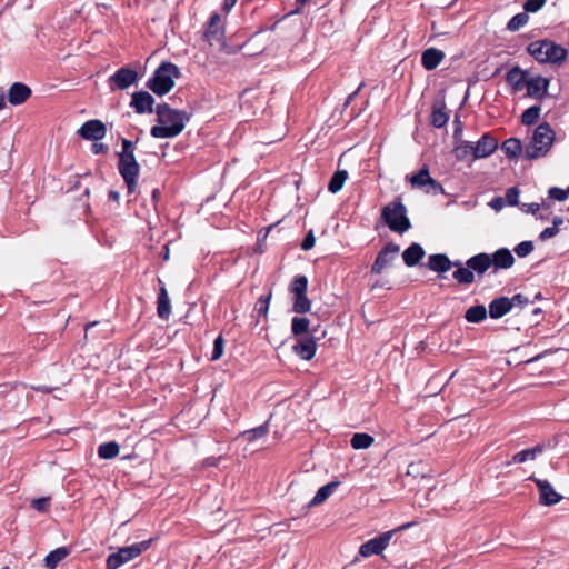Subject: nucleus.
<instances>
[{
    "mask_svg": "<svg viewBox=\"0 0 569 569\" xmlns=\"http://www.w3.org/2000/svg\"><path fill=\"white\" fill-rule=\"evenodd\" d=\"M156 113L158 124L153 126L150 130V134L156 139H168L179 136L191 118V114L186 110L173 109L166 102L157 106Z\"/></svg>",
    "mask_w": 569,
    "mask_h": 569,
    "instance_id": "obj_1",
    "label": "nucleus"
},
{
    "mask_svg": "<svg viewBox=\"0 0 569 569\" xmlns=\"http://www.w3.org/2000/svg\"><path fill=\"white\" fill-rule=\"evenodd\" d=\"M121 144L122 150L118 153V170L127 184L128 192L132 193L137 187L140 164L134 157V143L123 138Z\"/></svg>",
    "mask_w": 569,
    "mask_h": 569,
    "instance_id": "obj_2",
    "label": "nucleus"
},
{
    "mask_svg": "<svg viewBox=\"0 0 569 569\" xmlns=\"http://www.w3.org/2000/svg\"><path fill=\"white\" fill-rule=\"evenodd\" d=\"M556 139V132L548 122H541L535 129L529 143L525 147L523 157L535 160L547 156Z\"/></svg>",
    "mask_w": 569,
    "mask_h": 569,
    "instance_id": "obj_3",
    "label": "nucleus"
},
{
    "mask_svg": "<svg viewBox=\"0 0 569 569\" xmlns=\"http://www.w3.org/2000/svg\"><path fill=\"white\" fill-rule=\"evenodd\" d=\"M181 72L178 66L170 61H162L146 83L154 94L162 97L174 87V79L180 78Z\"/></svg>",
    "mask_w": 569,
    "mask_h": 569,
    "instance_id": "obj_4",
    "label": "nucleus"
},
{
    "mask_svg": "<svg viewBox=\"0 0 569 569\" xmlns=\"http://www.w3.org/2000/svg\"><path fill=\"white\" fill-rule=\"evenodd\" d=\"M381 218L393 232L402 234L411 228V222L407 216V208L400 198L395 199L382 208Z\"/></svg>",
    "mask_w": 569,
    "mask_h": 569,
    "instance_id": "obj_5",
    "label": "nucleus"
},
{
    "mask_svg": "<svg viewBox=\"0 0 569 569\" xmlns=\"http://www.w3.org/2000/svg\"><path fill=\"white\" fill-rule=\"evenodd\" d=\"M153 539L143 540L131 546L119 548L117 552L110 553L106 561L107 569H118L126 562L137 558L148 550Z\"/></svg>",
    "mask_w": 569,
    "mask_h": 569,
    "instance_id": "obj_6",
    "label": "nucleus"
},
{
    "mask_svg": "<svg viewBox=\"0 0 569 569\" xmlns=\"http://www.w3.org/2000/svg\"><path fill=\"white\" fill-rule=\"evenodd\" d=\"M411 526V523H405L399 526L397 529L386 531L378 537H375L367 542L362 543L359 549V553L362 557H370L373 555H380L388 546L390 539L397 531H401Z\"/></svg>",
    "mask_w": 569,
    "mask_h": 569,
    "instance_id": "obj_7",
    "label": "nucleus"
},
{
    "mask_svg": "<svg viewBox=\"0 0 569 569\" xmlns=\"http://www.w3.org/2000/svg\"><path fill=\"white\" fill-rule=\"evenodd\" d=\"M139 80L138 72L128 67H121L109 77L108 83L111 91L126 90Z\"/></svg>",
    "mask_w": 569,
    "mask_h": 569,
    "instance_id": "obj_8",
    "label": "nucleus"
},
{
    "mask_svg": "<svg viewBox=\"0 0 569 569\" xmlns=\"http://www.w3.org/2000/svg\"><path fill=\"white\" fill-rule=\"evenodd\" d=\"M400 247L395 242H388L377 254L375 262L371 266V273L380 274L386 268L390 267Z\"/></svg>",
    "mask_w": 569,
    "mask_h": 569,
    "instance_id": "obj_9",
    "label": "nucleus"
},
{
    "mask_svg": "<svg viewBox=\"0 0 569 569\" xmlns=\"http://www.w3.org/2000/svg\"><path fill=\"white\" fill-rule=\"evenodd\" d=\"M315 329L310 335L296 337V343L292 346V351L303 360H310L315 357L317 351V342L315 337Z\"/></svg>",
    "mask_w": 569,
    "mask_h": 569,
    "instance_id": "obj_10",
    "label": "nucleus"
},
{
    "mask_svg": "<svg viewBox=\"0 0 569 569\" xmlns=\"http://www.w3.org/2000/svg\"><path fill=\"white\" fill-rule=\"evenodd\" d=\"M529 480L533 481L539 490V502L543 506H553L561 501L562 496L558 493L548 480L531 476Z\"/></svg>",
    "mask_w": 569,
    "mask_h": 569,
    "instance_id": "obj_11",
    "label": "nucleus"
},
{
    "mask_svg": "<svg viewBox=\"0 0 569 569\" xmlns=\"http://www.w3.org/2000/svg\"><path fill=\"white\" fill-rule=\"evenodd\" d=\"M78 134L84 140L99 141L106 137L107 128L101 120L92 119L80 127Z\"/></svg>",
    "mask_w": 569,
    "mask_h": 569,
    "instance_id": "obj_12",
    "label": "nucleus"
},
{
    "mask_svg": "<svg viewBox=\"0 0 569 569\" xmlns=\"http://www.w3.org/2000/svg\"><path fill=\"white\" fill-rule=\"evenodd\" d=\"M154 98L148 91H136L131 96L130 108L138 114L154 112Z\"/></svg>",
    "mask_w": 569,
    "mask_h": 569,
    "instance_id": "obj_13",
    "label": "nucleus"
},
{
    "mask_svg": "<svg viewBox=\"0 0 569 569\" xmlns=\"http://www.w3.org/2000/svg\"><path fill=\"white\" fill-rule=\"evenodd\" d=\"M498 140L490 133H483L480 139L473 143L475 159H485L491 156L498 149Z\"/></svg>",
    "mask_w": 569,
    "mask_h": 569,
    "instance_id": "obj_14",
    "label": "nucleus"
},
{
    "mask_svg": "<svg viewBox=\"0 0 569 569\" xmlns=\"http://www.w3.org/2000/svg\"><path fill=\"white\" fill-rule=\"evenodd\" d=\"M568 58V50L550 39H546L545 64H562Z\"/></svg>",
    "mask_w": 569,
    "mask_h": 569,
    "instance_id": "obj_15",
    "label": "nucleus"
},
{
    "mask_svg": "<svg viewBox=\"0 0 569 569\" xmlns=\"http://www.w3.org/2000/svg\"><path fill=\"white\" fill-rule=\"evenodd\" d=\"M550 79L548 78L541 76L530 78L526 82L527 96L537 100H542L548 93Z\"/></svg>",
    "mask_w": 569,
    "mask_h": 569,
    "instance_id": "obj_16",
    "label": "nucleus"
},
{
    "mask_svg": "<svg viewBox=\"0 0 569 569\" xmlns=\"http://www.w3.org/2000/svg\"><path fill=\"white\" fill-rule=\"evenodd\" d=\"M31 89L22 82H14L8 90V101L12 106H20L31 97Z\"/></svg>",
    "mask_w": 569,
    "mask_h": 569,
    "instance_id": "obj_17",
    "label": "nucleus"
},
{
    "mask_svg": "<svg viewBox=\"0 0 569 569\" xmlns=\"http://www.w3.org/2000/svg\"><path fill=\"white\" fill-rule=\"evenodd\" d=\"M466 266H468L473 273L481 277L492 266L491 256L486 252L475 254L466 261Z\"/></svg>",
    "mask_w": 569,
    "mask_h": 569,
    "instance_id": "obj_18",
    "label": "nucleus"
},
{
    "mask_svg": "<svg viewBox=\"0 0 569 569\" xmlns=\"http://www.w3.org/2000/svg\"><path fill=\"white\" fill-rule=\"evenodd\" d=\"M221 18L218 13L211 14L207 29L204 31L206 40L212 46L214 42H221L223 39V28L220 26Z\"/></svg>",
    "mask_w": 569,
    "mask_h": 569,
    "instance_id": "obj_19",
    "label": "nucleus"
},
{
    "mask_svg": "<svg viewBox=\"0 0 569 569\" xmlns=\"http://www.w3.org/2000/svg\"><path fill=\"white\" fill-rule=\"evenodd\" d=\"M512 309V303L508 297L501 296L491 300L488 307V313L492 319H499Z\"/></svg>",
    "mask_w": 569,
    "mask_h": 569,
    "instance_id": "obj_20",
    "label": "nucleus"
},
{
    "mask_svg": "<svg viewBox=\"0 0 569 569\" xmlns=\"http://www.w3.org/2000/svg\"><path fill=\"white\" fill-rule=\"evenodd\" d=\"M490 256L495 271L498 269H509L515 263V258L508 248H500Z\"/></svg>",
    "mask_w": 569,
    "mask_h": 569,
    "instance_id": "obj_21",
    "label": "nucleus"
},
{
    "mask_svg": "<svg viewBox=\"0 0 569 569\" xmlns=\"http://www.w3.org/2000/svg\"><path fill=\"white\" fill-rule=\"evenodd\" d=\"M160 289L157 300V313L160 319L168 320L171 315V305L164 283L159 279Z\"/></svg>",
    "mask_w": 569,
    "mask_h": 569,
    "instance_id": "obj_22",
    "label": "nucleus"
},
{
    "mask_svg": "<svg viewBox=\"0 0 569 569\" xmlns=\"http://www.w3.org/2000/svg\"><path fill=\"white\" fill-rule=\"evenodd\" d=\"M528 71L522 70L519 66L512 67L506 73V81L512 87L513 91H520L523 89L527 82Z\"/></svg>",
    "mask_w": 569,
    "mask_h": 569,
    "instance_id": "obj_23",
    "label": "nucleus"
},
{
    "mask_svg": "<svg viewBox=\"0 0 569 569\" xmlns=\"http://www.w3.org/2000/svg\"><path fill=\"white\" fill-rule=\"evenodd\" d=\"M445 58V53L437 48H428L422 52L421 64L426 70L436 69Z\"/></svg>",
    "mask_w": 569,
    "mask_h": 569,
    "instance_id": "obj_24",
    "label": "nucleus"
},
{
    "mask_svg": "<svg viewBox=\"0 0 569 569\" xmlns=\"http://www.w3.org/2000/svg\"><path fill=\"white\" fill-rule=\"evenodd\" d=\"M452 267L451 260L445 253L430 254L427 262V268L438 273H445Z\"/></svg>",
    "mask_w": 569,
    "mask_h": 569,
    "instance_id": "obj_25",
    "label": "nucleus"
},
{
    "mask_svg": "<svg viewBox=\"0 0 569 569\" xmlns=\"http://www.w3.org/2000/svg\"><path fill=\"white\" fill-rule=\"evenodd\" d=\"M426 252L421 244L412 242L403 252L402 259L407 267L411 268L417 266L425 257Z\"/></svg>",
    "mask_w": 569,
    "mask_h": 569,
    "instance_id": "obj_26",
    "label": "nucleus"
},
{
    "mask_svg": "<svg viewBox=\"0 0 569 569\" xmlns=\"http://www.w3.org/2000/svg\"><path fill=\"white\" fill-rule=\"evenodd\" d=\"M458 144L453 148L455 158L458 161H475L473 142L458 140Z\"/></svg>",
    "mask_w": 569,
    "mask_h": 569,
    "instance_id": "obj_27",
    "label": "nucleus"
},
{
    "mask_svg": "<svg viewBox=\"0 0 569 569\" xmlns=\"http://www.w3.org/2000/svg\"><path fill=\"white\" fill-rule=\"evenodd\" d=\"M338 486V481H331L320 487L316 492L315 497L308 503V507H315L326 501L332 495V492L336 490Z\"/></svg>",
    "mask_w": 569,
    "mask_h": 569,
    "instance_id": "obj_28",
    "label": "nucleus"
},
{
    "mask_svg": "<svg viewBox=\"0 0 569 569\" xmlns=\"http://www.w3.org/2000/svg\"><path fill=\"white\" fill-rule=\"evenodd\" d=\"M446 106L443 102L435 104L430 117V122L435 128H443L448 120L449 114L446 112Z\"/></svg>",
    "mask_w": 569,
    "mask_h": 569,
    "instance_id": "obj_29",
    "label": "nucleus"
},
{
    "mask_svg": "<svg viewBox=\"0 0 569 569\" xmlns=\"http://www.w3.org/2000/svg\"><path fill=\"white\" fill-rule=\"evenodd\" d=\"M543 449L545 448L542 445H537L532 448L521 450V451L517 452L516 455H513L512 461L515 463H523L528 460H535L540 453L543 452Z\"/></svg>",
    "mask_w": 569,
    "mask_h": 569,
    "instance_id": "obj_30",
    "label": "nucleus"
},
{
    "mask_svg": "<svg viewBox=\"0 0 569 569\" xmlns=\"http://www.w3.org/2000/svg\"><path fill=\"white\" fill-rule=\"evenodd\" d=\"M501 150L509 159H517L522 151L521 141L518 138H509L501 144Z\"/></svg>",
    "mask_w": 569,
    "mask_h": 569,
    "instance_id": "obj_31",
    "label": "nucleus"
},
{
    "mask_svg": "<svg viewBox=\"0 0 569 569\" xmlns=\"http://www.w3.org/2000/svg\"><path fill=\"white\" fill-rule=\"evenodd\" d=\"M488 315V310L483 305H476L467 309L465 312V319L470 323L482 322Z\"/></svg>",
    "mask_w": 569,
    "mask_h": 569,
    "instance_id": "obj_32",
    "label": "nucleus"
},
{
    "mask_svg": "<svg viewBox=\"0 0 569 569\" xmlns=\"http://www.w3.org/2000/svg\"><path fill=\"white\" fill-rule=\"evenodd\" d=\"M546 39L532 41L527 46V52L538 62L545 64Z\"/></svg>",
    "mask_w": 569,
    "mask_h": 569,
    "instance_id": "obj_33",
    "label": "nucleus"
},
{
    "mask_svg": "<svg viewBox=\"0 0 569 569\" xmlns=\"http://www.w3.org/2000/svg\"><path fill=\"white\" fill-rule=\"evenodd\" d=\"M310 320L306 317H293L291 320V332L295 337L310 335Z\"/></svg>",
    "mask_w": 569,
    "mask_h": 569,
    "instance_id": "obj_34",
    "label": "nucleus"
},
{
    "mask_svg": "<svg viewBox=\"0 0 569 569\" xmlns=\"http://www.w3.org/2000/svg\"><path fill=\"white\" fill-rule=\"evenodd\" d=\"M68 556V550L64 547L57 548L50 551L44 558V566L48 569H54L60 561H62Z\"/></svg>",
    "mask_w": 569,
    "mask_h": 569,
    "instance_id": "obj_35",
    "label": "nucleus"
},
{
    "mask_svg": "<svg viewBox=\"0 0 569 569\" xmlns=\"http://www.w3.org/2000/svg\"><path fill=\"white\" fill-rule=\"evenodd\" d=\"M120 447L116 441L101 443L98 447V456L101 459H113L119 455Z\"/></svg>",
    "mask_w": 569,
    "mask_h": 569,
    "instance_id": "obj_36",
    "label": "nucleus"
},
{
    "mask_svg": "<svg viewBox=\"0 0 569 569\" xmlns=\"http://www.w3.org/2000/svg\"><path fill=\"white\" fill-rule=\"evenodd\" d=\"M375 439L369 433L358 432L355 433L350 440V445L353 449H367L373 443Z\"/></svg>",
    "mask_w": 569,
    "mask_h": 569,
    "instance_id": "obj_37",
    "label": "nucleus"
},
{
    "mask_svg": "<svg viewBox=\"0 0 569 569\" xmlns=\"http://www.w3.org/2000/svg\"><path fill=\"white\" fill-rule=\"evenodd\" d=\"M347 178H348L347 170L336 171L328 183V190L331 193H337L338 191H340L342 189Z\"/></svg>",
    "mask_w": 569,
    "mask_h": 569,
    "instance_id": "obj_38",
    "label": "nucleus"
},
{
    "mask_svg": "<svg viewBox=\"0 0 569 569\" xmlns=\"http://www.w3.org/2000/svg\"><path fill=\"white\" fill-rule=\"evenodd\" d=\"M311 309V300L307 293L296 295L292 305V311L296 313H307Z\"/></svg>",
    "mask_w": 569,
    "mask_h": 569,
    "instance_id": "obj_39",
    "label": "nucleus"
},
{
    "mask_svg": "<svg viewBox=\"0 0 569 569\" xmlns=\"http://www.w3.org/2000/svg\"><path fill=\"white\" fill-rule=\"evenodd\" d=\"M452 278L459 284H471L475 281V273L468 266H466L463 268L456 269L452 273Z\"/></svg>",
    "mask_w": 569,
    "mask_h": 569,
    "instance_id": "obj_40",
    "label": "nucleus"
},
{
    "mask_svg": "<svg viewBox=\"0 0 569 569\" xmlns=\"http://www.w3.org/2000/svg\"><path fill=\"white\" fill-rule=\"evenodd\" d=\"M430 179L428 166L425 164L416 174L411 176L410 182L413 187L422 188L429 183Z\"/></svg>",
    "mask_w": 569,
    "mask_h": 569,
    "instance_id": "obj_41",
    "label": "nucleus"
},
{
    "mask_svg": "<svg viewBox=\"0 0 569 569\" xmlns=\"http://www.w3.org/2000/svg\"><path fill=\"white\" fill-rule=\"evenodd\" d=\"M541 107L540 106H532L528 109H526L521 114V123L525 126H531L537 122V120L540 117Z\"/></svg>",
    "mask_w": 569,
    "mask_h": 569,
    "instance_id": "obj_42",
    "label": "nucleus"
},
{
    "mask_svg": "<svg viewBox=\"0 0 569 569\" xmlns=\"http://www.w3.org/2000/svg\"><path fill=\"white\" fill-rule=\"evenodd\" d=\"M269 432V427H268V422L259 426V427H256L253 429H250V430H247L242 433V437L249 441V442H252L259 438H262L264 437L267 433Z\"/></svg>",
    "mask_w": 569,
    "mask_h": 569,
    "instance_id": "obj_43",
    "label": "nucleus"
},
{
    "mask_svg": "<svg viewBox=\"0 0 569 569\" xmlns=\"http://www.w3.org/2000/svg\"><path fill=\"white\" fill-rule=\"evenodd\" d=\"M529 17L526 12L515 14L507 23V30L518 31L520 28L528 23Z\"/></svg>",
    "mask_w": 569,
    "mask_h": 569,
    "instance_id": "obj_44",
    "label": "nucleus"
},
{
    "mask_svg": "<svg viewBox=\"0 0 569 569\" xmlns=\"http://www.w3.org/2000/svg\"><path fill=\"white\" fill-rule=\"evenodd\" d=\"M290 292L295 296L300 293H307L308 289V279L303 274L296 276L290 283Z\"/></svg>",
    "mask_w": 569,
    "mask_h": 569,
    "instance_id": "obj_45",
    "label": "nucleus"
},
{
    "mask_svg": "<svg viewBox=\"0 0 569 569\" xmlns=\"http://www.w3.org/2000/svg\"><path fill=\"white\" fill-rule=\"evenodd\" d=\"M270 299H271V293H269L268 296H261L257 300L254 311L257 312L258 317L263 316L264 318H267Z\"/></svg>",
    "mask_w": 569,
    "mask_h": 569,
    "instance_id": "obj_46",
    "label": "nucleus"
},
{
    "mask_svg": "<svg viewBox=\"0 0 569 569\" xmlns=\"http://www.w3.org/2000/svg\"><path fill=\"white\" fill-rule=\"evenodd\" d=\"M533 249L535 246L532 241H522L515 247L513 251L519 258H525L529 256Z\"/></svg>",
    "mask_w": 569,
    "mask_h": 569,
    "instance_id": "obj_47",
    "label": "nucleus"
},
{
    "mask_svg": "<svg viewBox=\"0 0 569 569\" xmlns=\"http://www.w3.org/2000/svg\"><path fill=\"white\" fill-rule=\"evenodd\" d=\"M223 350H224V340H223L222 335H219L213 341V350H212V355H211V360L212 361L219 360L223 355Z\"/></svg>",
    "mask_w": 569,
    "mask_h": 569,
    "instance_id": "obj_48",
    "label": "nucleus"
},
{
    "mask_svg": "<svg viewBox=\"0 0 569 569\" xmlns=\"http://www.w3.org/2000/svg\"><path fill=\"white\" fill-rule=\"evenodd\" d=\"M518 198L519 189L517 187H511L506 191L505 202L510 207H515L519 204Z\"/></svg>",
    "mask_w": 569,
    "mask_h": 569,
    "instance_id": "obj_49",
    "label": "nucleus"
},
{
    "mask_svg": "<svg viewBox=\"0 0 569 569\" xmlns=\"http://www.w3.org/2000/svg\"><path fill=\"white\" fill-rule=\"evenodd\" d=\"M546 2L547 0H526V2L523 3L525 12L535 13L539 11L546 4Z\"/></svg>",
    "mask_w": 569,
    "mask_h": 569,
    "instance_id": "obj_50",
    "label": "nucleus"
},
{
    "mask_svg": "<svg viewBox=\"0 0 569 569\" xmlns=\"http://www.w3.org/2000/svg\"><path fill=\"white\" fill-rule=\"evenodd\" d=\"M548 194L553 200L565 201L568 198L569 193H568V190H563V189L558 188V187H551L548 190Z\"/></svg>",
    "mask_w": 569,
    "mask_h": 569,
    "instance_id": "obj_51",
    "label": "nucleus"
},
{
    "mask_svg": "<svg viewBox=\"0 0 569 569\" xmlns=\"http://www.w3.org/2000/svg\"><path fill=\"white\" fill-rule=\"evenodd\" d=\"M315 243H316V237H315L312 230H310L306 234L305 239L301 242V249L303 251H309L310 249H312L315 247Z\"/></svg>",
    "mask_w": 569,
    "mask_h": 569,
    "instance_id": "obj_52",
    "label": "nucleus"
},
{
    "mask_svg": "<svg viewBox=\"0 0 569 569\" xmlns=\"http://www.w3.org/2000/svg\"><path fill=\"white\" fill-rule=\"evenodd\" d=\"M31 506L37 511L44 512V511H47L48 506H49V498L33 499L31 502Z\"/></svg>",
    "mask_w": 569,
    "mask_h": 569,
    "instance_id": "obj_53",
    "label": "nucleus"
},
{
    "mask_svg": "<svg viewBox=\"0 0 569 569\" xmlns=\"http://www.w3.org/2000/svg\"><path fill=\"white\" fill-rule=\"evenodd\" d=\"M509 301L512 303V308L513 307L522 308L529 303V299L521 293H517L513 297L509 298Z\"/></svg>",
    "mask_w": 569,
    "mask_h": 569,
    "instance_id": "obj_54",
    "label": "nucleus"
},
{
    "mask_svg": "<svg viewBox=\"0 0 569 569\" xmlns=\"http://www.w3.org/2000/svg\"><path fill=\"white\" fill-rule=\"evenodd\" d=\"M453 126H455L453 134H452L453 139L456 141L461 140L463 124L458 116L455 117Z\"/></svg>",
    "mask_w": 569,
    "mask_h": 569,
    "instance_id": "obj_55",
    "label": "nucleus"
},
{
    "mask_svg": "<svg viewBox=\"0 0 569 569\" xmlns=\"http://www.w3.org/2000/svg\"><path fill=\"white\" fill-rule=\"evenodd\" d=\"M559 232V230H557L555 227H548V228H545L540 234H539V239L541 241H547L551 238H553L555 236H557Z\"/></svg>",
    "mask_w": 569,
    "mask_h": 569,
    "instance_id": "obj_56",
    "label": "nucleus"
},
{
    "mask_svg": "<svg viewBox=\"0 0 569 569\" xmlns=\"http://www.w3.org/2000/svg\"><path fill=\"white\" fill-rule=\"evenodd\" d=\"M540 204L537 203V202H531V203H521L520 204V209L521 211L526 212V213H531V214H537V212L540 210Z\"/></svg>",
    "mask_w": 569,
    "mask_h": 569,
    "instance_id": "obj_57",
    "label": "nucleus"
},
{
    "mask_svg": "<svg viewBox=\"0 0 569 569\" xmlns=\"http://www.w3.org/2000/svg\"><path fill=\"white\" fill-rule=\"evenodd\" d=\"M430 187V189L428 190V192H432L435 194L437 193H443V187L441 186V183H439L438 181H436L433 178L430 179L429 183L427 184Z\"/></svg>",
    "mask_w": 569,
    "mask_h": 569,
    "instance_id": "obj_58",
    "label": "nucleus"
},
{
    "mask_svg": "<svg viewBox=\"0 0 569 569\" xmlns=\"http://www.w3.org/2000/svg\"><path fill=\"white\" fill-rule=\"evenodd\" d=\"M505 199L502 197H495L490 202L489 206L496 210L500 211L505 207Z\"/></svg>",
    "mask_w": 569,
    "mask_h": 569,
    "instance_id": "obj_59",
    "label": "nucleus"
},
{
    "mask_svg": "<svg viewBox=\"0 0 569 569\" xmlns=\"http://www.w3.org/2000/svg\"><path fill=\"white\" fill-rule=\"evenodd\" d=\"M91 150L94 154H100V153H106L108 151V147L104 143L94 141Z\"/></svg>",
    "mask_w": 569,
    "mask_h": 569,
    "instance_id": "obj_60",
    "label": "nucleus"
},
{
    "mask_svg": "<svg viewBox=\"0 0 569 569\" xmlns=\"http://www.w3.org/2000/svg\"><path fill=\"white\" fill-rule=\"evenodd\" d=\"M309 1L310 0H296V3H297L298 7L293 11H291L290 14H299V13H301L302 12V7L305 4H307Z\"/></svg>",
    "mask_w": 569,
    "mask_h": 569,
    "instance_id": "obj_61",
    "label": "nucleus"
},
{
    "mask_svg": "<svg viewBox=\"0 0 569 569\" xmlns=\"http://www.w3.org/2000/svg\"><path fill=\"white\" fill-rule=\"evenodd\" d=\"M238 0H224L222 10L228 13L237 3Z\"/></svg>",
    "mask_w": 569,
    "mask_h": 569,
    "instance_id": "obj_62",
    "label": "nucleus"
},
{
    "mask_svg": "<svg viewBox=\"0 0 569 569\" xmlns=\"http://www.w3.org/2000/svg\"><path fill=\"white\" fill-rule=\"evenodd\" d=\"M360 89H361V84H360V86H359V87H358L353 92H351V93L347 97V99H346V101H345V107H348V106L351 103V101H352V100L355 99V97L358 94V92H359V90H360Z\"/></svg>",
    "mask_w": 569,
    "mask_h": 569,
    "instance_id": "obj_63",
    "label": "nucleus"
},
{
    "mask_svg": "<svg viewBox=\"0 0 569 569\" xmlns=\"http://www.w3.org/2000/svg\"><path fill=\"white\" fill-rule=\"evenodd\" d=\"M108 198H109L110 200H112V201L118 202V201H119V199H120V193H119L118 191H116V190H110V191L108 192Z\"/></svg>",
    "mask_w": 569,
    "mask_h": 569,
    "instance_id": "obj_64",
    "label": "nucleus"
}]
</instances>
